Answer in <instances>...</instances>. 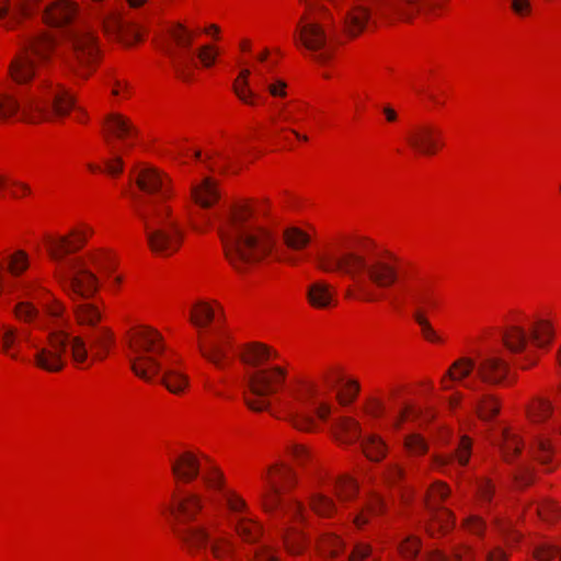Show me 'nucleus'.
<instances>
[{"label": "nucleus", "mask_w": 561, "mask_h": 561, "mask_svg": "<svg viewBox=\"0 0 561 561\" xmlns=\"http://www.w3.org/2000/svg\"><path fill=\"white\" fill-rule=\"evenodd\" d=\"M85 242V236L72 231L70 236H62L47 239L46 245L50 257L58 263L57 277L65 288L72 295L82 298L76 302L73 312L77 322L81 325L94 328L85 337L71 335L58 329L48 334L47 343L44 346L31 345L36 350L34 364L46 371L57 373L64 369L67 364V356L70 355L75 364H83L88 360L89 342L93 359H104L113 342V334L110 329L96 328L102 319L100 308L87 299L93 297L99 289V279L92 273L81 257L66 260V256L80 250Z\"/></svg>", "instance_id": "f257e3e1"}, {"label": "nucleus", "mask_w": 561, "mask_h": 561, "mask_svg": "<svg viewBox=\"0 0 561 561\" xmlns=\"http://www.w3.org/2000/svg\"><path fill=\"white\" fill-rule=\"evenodd\" d=\"M76 12L75 5L64 0L44 10L43 21L60 31L69 54L57 49V41L53 35L41 33L27 37L9 65L8 73L12 81L28 83L36 75V67H45L49 62L51 53L79 77L90 75L99 58V46L91 31L76 19Z\"/></svg>", "instance_id": "f03ea898"}, {"label": "nucleus", "mask_w": 561, "mask_h": 561, "mask_svg": "<svg viewBox=\"0 0 561 561\" xmlns=\"http://www.w3.org/2000/svg\"><path fill=\"white\" fill-rule=\"evenodd\" d=\"M317 266L328 273L348 275L354 284L346 289V297L373 301L374 288H389L399 279L398 259L389 252H375L363 244L345 242L334 250L316 255Z\"/></svg>", "instance_id": "7ed1b4c3"}, {"label": "nucleus", "mask_w": 561, "mask_h": 561, "mask_svg": "<svg viewBox=\"0 0 561 561\" xmlns=\"http://www.w3.org/2000/svg\"><path fill=\"white\" fill-rule=\"evenodd\" d=\"M136 183L151 195L135 197L136 213L144 225L148 247L154 254L169 256L179 250L183 240V231L165 203L173 194L171 180L156 168L144 167L136 174Z\"/></svg>", "instance_id": "20e7f679"}, {"label": "nucleus", "mask_w": 561, "mask_h": 561, "mask_svg": "<svg viewBox=\"0 0 561 561\" xmlns=\"http://www.w3.org/2000/svg\"><path fill=\"white\" fill-rule=\"evenodd\" d=\"M261 211L242 202L232 205L218 220V231L225 255L234 270L250 271L273 253L275 237L272 231L256 222L254 214Z\"/></svg>", "instance_id": "39448f33"}, {"label": "nucleus", "mask_w": 561, "mask_h": 561, "mask_svg": "<svg viewBox=\"0 0 561 561\" xmlns=\"http://www.w3.org/2000/svg\"><path fill=\"white\" fill-rule=\"evenodd\" d=\"M37 90L22 103L8 93H0V119L19 114L24 121L38 123L66 116L72 108H76L73 95L60 84L44 80Z\"/></svg>", "instance_id": "423d86ee"}, {"label": "nucleus", "mask_w": 561, "mask_h": 561, "mask_svg": "<svg viewBox=\"0 0 561 561\" xmlns=\"http://www.w3.org/2000/svg\"><path fill=\"white\" fill-rule=\"evenodd\" d=\"M294 481V473L286 466L271 467L265 477V489L260 493V500L264 510L275 518L284 522L283 538L287 550L290 553H299L304 548V538L296 527H288L291 520H302L304 512L301 505L291 499L283 496V484L287 485Z\"/></svg>", "instance_id": "0eeeda50"}, {"label": "nucleus", "mask_w": 561, "mask_h": 561, "mask_svg": "<svg viewBox=\"0 0 561 561\" xmlns=\"http://www.w3.org/2000/svg\"><path fill=\"white\" fill-rule=\"evenodd\" d=\"M176 536L192 554L203 561H234L236 546L230 534L215 520L197 525H184Z\"/></svg>", "instance_id": "6e6552de"}, {"label": "nucleus", "mask_w": 561, "mask_h": 561, "mask_svg": "<svg viewBox=\"0 0 561 561\" xmlns=\"http://www.w3.org/2000/svg\"><path fill=\"white\" fill-rule=\"evenodd\" d=\"M125 341L130 351V368L136 376L146 381L152 380L161 371L158 355L164 352L162 335L149 327H136L125 335Z\"/></svg>", "instance_id": "1a4fd4ad"}, {"label": "nucleus", "mask_w": 561, "mask_h": 561, "mask_svg": "<svg viewBox=\"0 0 561 561\" xmlns=\"http://www.w3.org/2000/svg\"><path fill=\"white\" fill-rule=\"evenodd\" d=\"M318 387L307 382L301 388L290 390L291 400H278L285 412V419L299 431H312L316 426L313 412L320 420H327L331 413L328 403L317 400Z\"/></svg>", "instance_id": "9d476101"}, {"label": "nucleus", "mask_w": 561, "mask_h": 561, "mask_svg": "<svg viewBox=\"0 0 561 561\" xmlns=\"http://www.w3.org/2000/svg\"><path fill=\"white\" fill-rule=\"evenodd\" d=\"M27 267L28 256L22 250L9 254L4 263H0V297L12 295V299L19 300L13 309L16 318L31 322L37 319L38 310L30 301L23 300V298L31 296L34 285L24 280L7 282L4 279V271L16 277L26 271Z\"/></svg>", "instance_id": "9b49d317"}, {"label": "nucleus", "mask_w": 561, "mask_h": 561, "mask_svg": "<svg viewBox=\"0 0 561 561\" xmlns=\"http://www.w3.org/2000/svg\"><path fill=\"white\" fill-rule=\"evenodd\" d=\"M203 479L209 489L220 493L221 500L229 511L228 524L238 537L247 543H257L262 536V526L249 516L245 501L232 491L224 489L222 479L218 472H213Z\"/></svg>", "instance_id": "f8f14e48"}, {"label": "nucleus", "mask_w": 561, "mask_h": 561, "mask_svg": "<svg viewBox=\"0 0 561 561\" xmlns=\"http://www.w3.org/2000/svg\"><path fill=\"white\" fill-rule=\"evenodd\" d=\"M171 36L174 45H169L165 48V54L170 58L172 67L180 79L186 81L191 78L192 71L196 66V56L205 67H209L215 62L216 54L211 50L210 46L202 47L198 54L192 50L194 33L182 24H178L171 30Z\"/></svg>", "instance_id": "ddd939ff"}, {"label": "nucleus", "mask_w": 561, "mask_h": 561, "mask_svg": "<svg viewBox=\"0 0 561 561\" xmlns=\"http://www.w3.org/2000/svg\"><path fill=\"white\" fill-rule=\"evenodd\" d=\"M285 378L286 371L278 366L249 373L244 377L247 392L243 394L248 408L255 412L268 410L271 407L268 397L278 391Z\"/></svg>", "instance_id": "4468645a"}, {"label": "nucleus", "mask_w": 561, "mask_h": 561, "mask_svg": "<svg viewBox=\"0 0 561 561\" xmlns=\"http://www.w3.org/2000/svg\"><path fill=\"white\" fill-rule=\"evenodd\" d=\"M297 44H301L311 53L314 61L328 62L332 57V47L324 25L316 16L304 15L294 35Z\"/></svg>", "instance_id": "2eb2a0df"}, {"label": "nucleus", "mask_w": 561, "mask_h": 561, "mask_svg": "<svg viewBox=\"0 0 561 561\" xmlns=\"http://www.w3.org/2000/svg\"><path fill=\"white\" fill-rule=\"evenodd\" d=\"M553 339V328L548 320L538 319L529 328V333L517 324L508 325L502 332V341L512 354H519L526 350L528 341L538 347H545Z\"/></svg>", "instance_id": "dca6fc26"}, {"label": "nucleus", "mask_w": 561, "mask_h": 561, "mask_svg": "<svg viewBox=\"0 0 561 561\" xmlns=\"http://www.w3.org/2000/svg\"><path fill=\"white\" fill-rule=\"evenodd\" d=\"M423 2L428 3V0H371V5L377 19L394 23L410 21Z\"/></svg>", "instance_id": "f3484780"}, {"label": "nucleus", "mask_w": 561, "mask_h": 561, "mask_svg": "<svg viewBox=\"0 0 561 561\" xmlns=\"http://www.w3.org/2000/svg\"><path fill=\"white\" fill-rule=\"evenodd\" d=\"M449 494L447 485L440 482L434 483L427 492V507L432 516V523L428 527L431 535H434L436 528L447 531L453 526V515L447 508H440L438 502L445 500Z\"/></svg>", "instance_id": "a211bd4d"}, {"label": "nucleus", "mask_w": 561, "mask_h": 561, "mask_svg": "<svg viewBox=\"0 0 561 561\" xmlns=\"http://www.w3.org/2000/svg\"><path fill=\"white\" fill-rule=\"evenodd\" d=\"M407 140L412 149L424 156L435 154L442 146L439 130L430 124H420L413 127L408 134Z\"/></svg>", "instance_id": "6ab92c4d"}, {"label": "nucleus", "mask_w": 561, "mask_h": 561, "mask_svg": "<svg viewBox=\"0 0 561 561\" xmlns=\"http://www.w3.org/2000/svg\"><path fill=\"white\" fill-rule=\"evenodd\" d=\"M408 294L410 296L411 302L416 306L413 318L415 322L421 327L422 335L424 339L433 343L443 342V339L433 329L430 321L425 318L423 311L420 308L421 305L431 302L426 289L421 287H411L408 289Z\"/></svg>", "instance_id": "aec40b11"}, {"label": "nucleus", "mask_w": 561, "mask_h": 561, "mask_svg": "<svg viewBox=\"0 0 561 561\" xmlns=\"http://www.w3.org/2000/svg\"><path fill=\"white\" fill-rule=\"evenodd\" d=\"M508 369L507 362L496 354H489L480 359L477 366V375L484 382L499 385L507 376Z\"/></svg>", "instance_id": "412c9836"}, {"label": "nucleus", "mask_w": 561, "mask_h": 561, "mask_svg": "<svg viewBox=\"0 0 561 561\" xmlns=\"http://www.w3.org/2000/svg\"><path fill=\"white\" fill-rule=\"evenodd\" d=\"M229 344V336L224 332L217 331L214 335L202 337L198 347L206 359L217 367H221V359L226 357Z\"/></svg>", "instance_id": "4be33fe9"}, {"label": "nucleus", "mask_w": 561, "mask_h": 561, "mask_svg": "<svg viewBox=\"0 0 561 561\" xmlns=\"http://www.w3.org/2000/svg\"><path fill=\"white\" fill-rule=\"evenodd\" d=\"M169 510L181 522H192L202 510L201 496L194 492H181L173 495V505Z\"/></svg>", "instance_id": "5701e85b"}, {"label": "nucleus", "mask_w": 561, "mask_h": 561, "mask_svg": "<svg viewBox=\"0 0 561 561\" xmlns=\"http://www.w3.org/2000/svg\"><path fill=\"white\" fill-rule=\"evenodd\" d=\"M343 19L345 31L352 36L362 33L370 22L375 23V21L371 20L369 7L357 1H353L348 5L344 12Z\"/></svg>", "instance_id": "b1692460"}, {"label": "nucleus", "mask_w": 561, "mask_h": 561, "mask_svg": "<svg viewBox=\"0 0 561 561\" xmlns=\"http://www.w3.org/2000/svg\"><path fill=\"white\" fill-rule=\"evenodd\" d=\"M38 0H14V3L11 4L10 0H0V20H4V25L7 27H13L21 18L30 16L36 5Z\"/></svg>", "instance_id": "393cba45"}, {"label": "nucleus", "mask_w": 561, "mask_h": 561, "mask_svg": "<svg viewBox=\"0 0 561 561\" xmlns=\"http://www.w3.org/2000/svg\"><path fill=\"white\" fill-rule=\"evenodd\" d=\"M201 463L192 451H184L171 462L174 477L184 482L193 481L199 474Z\"/></svg>", "instance_id": "a878e982"}, {"label": "nucleus", "mask_w": 561, "mask_h": 561, "mask_svg": "<svg viewBox=\"0 0 561 561\" xmlns=\"http://www.w3.org/2000/svg\"><path fill=\"white\" fill-rule=\"evenodd\" d=\"M30 342V334L26 331H20L13 327H4L0 334V347L3 354L12 359L24 360L20 356L22 342Z\"/></svg>", "instance_id": "bb28decb"}, {"label": "nucleus", "mask_w": 561, "mask_h": 561, "mask_svg": "<svg viewBox=\"0 0 561 561\" xmlns=\"http://www.w3.org/2000/svg\"><path fill=\"white\" fill-rule=\"evenodd\" d=\"M104 28L107 33L117 36L127 45H130L140 38V31L138 26L117 15H113L105 20Z\"/></svg>", "instance_id": "cd10ccee"}, {"label": "nucleus", "mask_w": 561, "mask_h": 561, "mask_svg": "<svg viewBox=\"0 0 561 561\" xmlns=\"http://www.w3.org/2000/svg\"><path fill=\"white\" fill-rule=\"evenodd\" d=\"M307 297L310 305L316 308H328L334 300L332 288L324 282L312 283L308 287Z\"/></svg>", "instance_id": "c85d7f7f"}, {"label": "nucleus", "mask_w": 561, "mask_h": 561, "mask_svg": "<svg viewBox=\"0 0 561 561\" xmlns=\"http://www.w3.org/2000/svg\"><path fill=\"white\" fill-rule=\"evenodd\" d=\"M476 368V362L469 357H461L453 363L450 368L447 370L444 376L442 382L445 389H448L449 386L446 385V379L448 378L450 381H459L463 382V380L471 375L473 369Z\"/></svg>", "instance_id": "c756f323"}, {"label": "nucleus", "mask_w": 561, "mask_h": 561, "mask_svg": "<svg viewBox=\"0 0 561 561\" xmlns=\"http://www.w3.org/2000/svg\"><path fill=\"white\" fill-rule=\"evenodd\" d=\"M105 124L107 130L118 139L131 137L137 134L134 125L127 118L116 113L107 115Z\"/></svg>", "instance_id": "7c9ffc66"}, {"label": "nucleus", "mask_w": 561, "mask_h": 561, "mask_svg": "<svg viewBox=\"0 0 561 561\" xmlns=\"http://www.w3.org/2000/svg\"><path fill=\"white\" fill-rule=\"evenodd\" d=\"M271 350L263 344L247 345L240 353V359L248 366L259 367L271 357Z\"/></svg>", "instance_id": "2f4dec72"}, {"label": "nucleus", "mask_w": 561, "mask_h": 561, "mask_svg": "<svg viewBox=\"0 0 561 561\" xmlns=\"http://www.w3.org/2000/svg\"><path fill=\"white\" fill-rule=\"evenodd\" d=\"M192 197L202 207H210L218 199V192L210 179L192 188Z\"/></svg>", "instance_id": "473e14b6"}, {"label": "nucleus", "mask_w": 561, "mask_h": 561, "mask_svg": "<svg viewBox=\"0 0 561 561\" xmlns=\"http://www.w3.org/2000/svg\"><path fill=\"white\" fill-rule=\"evenodd\" d=\"M471 453V443L468 437H461L455 454L445 457H436L435 465L439 468L446 467L456 460L460 466L468 463Z\"/></svg>", "instance_id": "72a5a7b5"}, {"label": "nucleus", "mask_w": 561, "mask_h": 561, "mask_svg": "<svg viewBox=\"0 0 561 561\" xmlns=\"http://www.w3.org/2000/svg\"><path fill=\"white\" fill-rule=\"evenodd\" d=\"M339 439L343 443H354L360 438L358 422L351 417H340L335 421Z\"/></svg>", "instance_id": "f704fd0d"}, {"label": "nucleus", "mask_w": 561, "mask_h": 561, "mask_svg": "<svg viewBox=\"0 0 561 561\" xmlns=\"http://www.w3.org/2000/svg\"><path fill=\"white\" fill-rule=\"evenodd\" d=\"M283 239L288 249L299 251L310 242V236L297 227L286 228Z\"/></svg>", "instance_id": "c9c22d12"}, {"label": "nucleus", "mask_w": 561, "mask_h": 561, "mask_svg": "<svg viewBox=\"0 0 561 561\" xmlns=\"http://www.w3.org/2000/svg\"><path fill=\"white\" fill-rule=\"evenodd\" d=\"M160 382L173 393L182 392L188 383L187 377L175 369H165Z\"/></svg>", "instance_id": "e433bc0d"}, {"label": "nucleus", "mask_w": 561, "mask_h": 561, "mask_svg": "<svg viewBox=\"0 0 561 561\" xmlns=\"http://www.w3.org/2000/svg\"><path fill=\"white\" fill-rule=\"evenodd\" d=\"M363 451L370 459L378 461L386 454V445L382 439L376 435H370L360 443Z\"/></svg>", "instance_id": "4c0bfd02"}, {"label": "nucleus", "mask_w": 561, "mask_h": 561, "mask_svg": "<svg viewBox=\"0 0 561 561\" xmlns=\"http://www.w3.org/2000/svg\"><path fill=\"white\" fill-rule=\"evenodd\" d=\"M215 319L214 309L206 302H198L191 312V321L197 328H204Z\"/></svg>", "instance_id": "58836bf2"}, {"label": "nucleus", "mask_w": 561, "mask_h": 561, "mask_svg": "<svg viewBox=\"0 0 561 561\" xmlns=\"http://www.w3.org/2000/svg\"><path fill=\"white\" fill-rule=\"evenodd\" d=\"M250 71L248 69L241 70L238 79L233 83V90L237 96L245 104H253L255 94L248 88V77Z\"/></svg>", "instance_id": "ea45409f"}, {"label": "nucleus", "mask_w": 561, "mask_h": 561, "mask_svg": "<svg viewBox=\"0 0 561 561\" xmlns=\"http://www.w3.org/2000/svg\"><path fill=\"white\" fill-rule=\"evenodd\" d=\"M476 409L481 419L490 420L499 412V404L493 396L484 394L477 400Z\"/></svg>", "instance_id": "a19ab883"}, {"label": "nucleus", "mask_w": 561, "mask_h": 561, "mask_svg": "<svg viewBox=\"0 0 561 561\" xmlns=\"http://www.w3.org/2000/svg\"><path fill=\"white\" fill-rule=\"evenodd\" d=\"M474 553L467 547L458 548L454 551L453 558L440 552H433L426 561H473Z\"/></svg>", "instance_id": "79ce46f5"}, {"label": "nucleus", "mask_w": 561, "mask_h": 561, "mask_svg": "<svg viewBox=\"0 0 561 561\" xmlns=\"http://www.w3.org/2000/svg\"><path fill=\"white\" fill-rule=\"evenodd\" d=\"M383 510V502L379 497H375L370 501L368 506L363 510L359 514L354 517V524L362 528L368 523L370 515H377Z\"/></svg>", "instance_id": "37998d69"}, {"label": "nucleus", "mask_w": 561, "mask_h": 561, "mask_svg": "<svg viewBox=\"0 0 561 561\" xmlns=\"http://www.w3.org/2000/svg\"><path fill=\"white\" fill-rule=\"evenodd\" d=\"M348 561H376L377 556L373 552L370 545L357 542L353 546L352 551L347 556Z\"/></svg>", "instance_id": "c03bdc74"}, {"label": "nucleus", "mask_w": 561, "mask_h": 561, "mask_svg": "<svg viewBox=\"0 0 561 561\" xmlns=\"http://www.w3.org/2000/svg\"><path fill=\"white\" fill-rule=\"evenodd\" d=\"M501 448L505 459L511 460L512 456L516 455L520 450L517 436L506 430H503Z\"/></svg>", "instance_id": "a18cd8bd"}, {"label": "nucleus", "mask_w": 561, "mask_h": 561, "mask_svg": "<svg viewBox=\"0 0 561 561\" xmlns=\"http://www.w3.org/2000/svg\"><path fill=\"white\" fill-rule=\"evenodd\" d=\"M334 488L341 501L352 499L357 492V484L348 477H343L336 481Z\"/></svg>", "instance_id": "49530a36"}, {"label": "nucleus", "mask_w": 561, "mask_h": 561, "mask_svg": "<svg viewBox=\"0 0 561 561\" xmlns=\"http://www.w3.org/2000/svg\"><path fill=\"white\" fill-rule=\"evenodd\" d=\"M310 505L321 516H330L335 508L332 500L323 494H314L311 497Z\"/></svg>", "instance_id": "de8ad7c7"}, {"label": "nucleus", "mask_w": 561, "mask_h": 561, "mask_svg": "<svg viewBox=\"0 0 561 561\" xmlns=\"http://www.w3.org/2000/svg\"><path fill=\"white\" fill-rule=\"evenodd\" d=\"M405 449L410 455L420 456L426 453L427 443L419 434H410L404 439Z\"/></svg>", "instance_id": "09e8293b"}, {"label": "nucleus", "mask_w": 561, "mask_h": 561, "mask_svg": "<svg viewBox=\"0 0 561 561\" xmlns=\"http://www.w3.org/2000/svg\"><path fill=\"white\" fill-rule=\"evenodd\" d=\"M359 391V385L355 380H348L345 382L344 388L337 392L336 399L342 405L351 404Z\"/></svg>", "instance_id": "8fccbe9b"}, {"label": "nucleus", "mask_w": 561, "mask_h": 561, "mask_svg": "<svg viewBox=\"0 0 561 561\" xmlns=\"http://www.w3.org/2000/svg\"><path fill=\"white\" fill-rule=\"evenodd\" d=\"M551 413V405L546 400H537L529 409V416L534 422L546 420Z\"/></svg>", "instance_id": "3c124183"}, {"label": "nucleus", "mask_w": 561, "mask_h": 561, "mask_svg": "<svg viewBox=\"0 0 561 561\" xmlns=\"http://www.w3.org/2000/svg\"><path fill=\"white\" fill-rule=\"evenodd\" d=\"M534 556L537 561H551L557 557L561 561V549L551 545H541L535 549Z\"/></svg>", "instance_id": "603ef678"}, {"label": "nucleus", "mask_w": 561, "mask_h": 561, "mask_svg": "<svg viewBox=\"0 0 561 561\" xmlns=\"http://www.w3.org/2000/svg\"><path fill=\"white\" fill-rule=\"evenodd\" d=\"M251 556L255 561H278L275 552L267 543H261L251 551Z\"/></svg>", "instance_id": "864d4df0"}, {"label": "nucleus", "mask_w": 561, "mask_h": 561, "mask_svg": "<svg viewBox=\"0 0 561 561\" xmlns=\"http://www.w3.org/2000/svg\"><path fill=\"white\" fill-rule=\"evenodd\" d=\"M399 549L404 558H413L419 552V541L416 538L408 537L401 541Z\"/></svg>", "instance_id": "5fc2aeb1"}, {"label": "nucleus", "mask_w": 561, "mask_h": 561, "mask_svg": "<svg viewBox=\"0 0 561 561\" xmlns=\"http://www.w3.org/2000/svg\"><path fill=\"white\" fill-rule=\"evenodd\" d=\"M495 523L500 533L506 537L507 541H516L518 539L519 535L513 529L511 520L497 518Z\"/></svg>", "instance_id": "6e6d98bb"}, {"label": "nucleus", "mask_w": 561, "mask_h": 561, "mask_svg": "<svg viewBox=\"0 0 561 561\" xmlns=\"http://www.w3.org/2000/svg\"><path fill=\"white\" fill-rule=\"evenodd\" d=\"M321 379L330 389H335L341 382H343V376L334 370L323 371Z\"/></svg>", "instance_id": "4d7b16f0"}, {"label": "nucleus", "mask_w": 561, "mask_h": 561, "mask_svg": "<svg viewBox=\"0 0 561 561\" xmlns=\"http://www.w3.org/2000/svg\"><path fill=\"white\" fill-rule=\"evenodd\" d=\"M537 453L538 460L542 463H548L552 453L551 444L548 440L538 442Z\"/></svg>", "instance_id": "13d9d810"}, {"label": "nucleus", "mask_w": 561, "mask_h": 561, "mask_svg": "<svg viewBox=\"0 0 561 561\" xmlns=\"http://www.w3.org/2000/svg\"><path fill=\"white\" fill-rule=\"evenodd\" d=\"M467 529L473 534L480 535L484 529V523L477 516H469L465 520Z\"/></svg>", "instance_id": "bf43d9fd"}, {"label": "nucleus", "mask_w": 561, "mask_h": 561, "mask_svg": "<svg viewBox=\"0 0 561 561\" xmlns=\"http://www.w3.org/2000/svg\"><path fill=\"white\" fill-rule=\"evenodd\" d=\"M512 9L518 15H526L531 10L530 0H512Z\"/></svg>", "instance_id": "052dcab7"}, {"label": "nucleus", "mask_w": 561, "mask_h": 561, "mask_svg": "<svg viewBox=\"0 0 561 561\" xmlns=\"http://www.w3.org/2000/svg\"><path fill=\"white\" fill-rule=\"evenodd\" d=\"M485 561H507V554L501 547H494L485 552Z\"/></svg>", "instance_id": "680f3d73"}, {"label": "nucleus", "mask_w": 561, "mask_h": 561, "mask_svg": "<svg viewBox=\"0 0 561 561\" xmlns=\"http://www.w3.org/2000/svg\"><path fill=\"white\" fill-rule=\"evenodd\" d=\"M123 170V160L119 156H115L113 160L106 161V171L112 174L116 175L119 174Z\"/></svg>", "instance_id": "e2e57ef3"}, {"label": "nucleus", "mask_w": 561, "mask_h": 561, "mask_svg": "<svg viewBox=\"0 0 561 561\" xmlns=\"http://www.w3.org/2000/svg\"><path fill=\"white\" fill-rule=\"evenodd\" d=\"M267 89L273 96L286 95V83L283 80H277L274 84H270Z\"/></svg>", "instance_id": "0e129e2a"}, {"label": "nucleus", "mask_w": 561, "mask_h": 561, "mask_svg": "<svg viewBox=\"0 0 561 561\" xmlns=\"http://www.w3.org/2000/svg\"><path fill=\"white\" fill-rule=\"evenodd\" d=\"M402 476L403 470L399 466L392 465L389 467L387 477L390 482L396 483L402 478Z\"/></svg>", "instance_id": "69168bd1"}, {"label": "nucleus", "mask_w": 561, "mask_h": 561, "mask_svg": "<svg viewBox=\"0 0 561 561\" xmlns=\"http://www.w3.org/2000/svg\"><path fill=\"white\" fill-rule=\"evenodd\" d=\"M291 455L298 462H304L306 458H308V451L301 445H294L291 447Z\"/></svg>", "instance_id": "338daca9"}, {"label": "nucleus", "mask_w": 561, "mask_h": 561, "mask_svg": "<svg viewBox=\"0 0 561 561\" xmlns=\"http://www.w3.org/2000/svg\"><path fill=\"white\" fill-rule=\"evenodd\" d=\"M328 546L330 548V553L337 556L340 550L343 548V542L339 537L333 536L328 539Z\"/></svg>", "instance_id": "774afa93"}]
</instances>
